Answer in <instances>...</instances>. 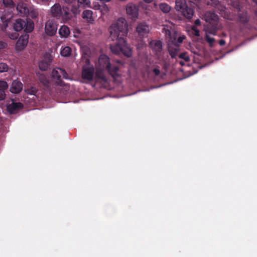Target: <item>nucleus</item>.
Returning a JSON list of instances; mask_svg holds the SVG:
<instances>
[{
	"label": "nucleus",
	"instance_id": "obj_32",
	"mask_svg": "<svg viewBox=\"0 0 257 257\" xmlns=\"http://www.w3.org/2000/svg\"><path fill=\"white\" fill-rule=\"evenodd\" d=\"M26 92L28 94H31V95H35L37 92V89L35 87H32L30 89H27L26 90Z\"/></svg>",
	"mask_w": 257,
	"mask_h": 257
},
{
	"label": "nucleus",
	"instance_id": "obj_10",
	"mask_svg": "<svg viewBox=\"0 0 257 257\" xmlns=\"http://www.w3.org/2000/svg\"><path fill=\"white\" fill-rule=\"evenodd\" d=\"M219 29H216V27L211 28V27H204L205 32V40L210 47H212L215 42V39L210 36V35L215 36Z\"/></svg>",
	"mask_w": 257,
	"mask_h": 257
},
{
	"label": "nucleus",
	"instance_id": "obj_36",
	"mask_svg": "<svg viewBox=\"0 0 257 257\" xmlns=\"http://www.w3.org/2000/svg\"><path fill=\"white\" fill-rule=\"evenodd\" d=\"M8 20H9V19H8L7 20H6L4 22V23L2 28V30L4 32H5L6 33H7V28L8 27V22H9Z\"/></svg>",
	"mask_w": 257,
	"mask_h": 257
},
{
	"label": "nucleus",
	"instance_id": "obj_13",
	"mask_svg": "<svg viewBox=\"0 0 257 257\" xmlns=\"http://www.w3.org/2000/svg\"><path fill=\"white\" fill-rule=\"evenodd\" d=\"M45 30L47 35L52 36L56 33L57 26L53 21L48 20L46 23Z\"/></svg>",
	"mask_w": 257,
	"mask_h": 257
},
{
	"label": "nucleus",
	"instance_id": "obj_39",
	"mask_svg": "<svg viewBox=\"0 0 257 257\" xmlns=\"http://www.w3.org/2000/svg\"><path fill=\"white\" fill-rule=\"evenodd\" d=\"M8 46L7 43L4 41H0V50L6 48Z\"/></svg>",
	"mask_w": 257,
	"mask_h": 257
},
{
	"label": "nucleus",
	"instance_id": "obj_48",
	"mask_svg": "<svg viewBox=\"0 0 257 257\" xmlns=\"http://www.w3.org/2000/svg\"><path fill=\"white\" fill-rule=\"evenodd\" d=\"M138 65H132V68L131 69H136L137 68V67Z\"/></svg>",
	"mask_w": 257,
	"mask_h": 257
},
{
	"label": "nucleus",
	"instance_id": "obj_51",
	"mask_svg": "<svg viewBox=\"0 0 257 257\" xmlns=\"http://www.w3.org/2000/svg\"><path fill=\"white\" fill-rule=\"evenodd\" d=\"M206 65H200L199 69H202L203 67L205 66Z\"/></svg>",
	"mask_w": 257,
	"mask_h": 257
},
{
	"label": "nucleus",
	"instance_id": "obj_16",
	"mask_svg": "<svg viewBox=\"0 0 257 257\" xmlns=\"http://www.w3.org/2000/svg\"><path fill=\"white\" fill-rule=\"evenodd\" d=\"M24 107L21 102H13L7 105V109L10 114H16Z\"/></svg>",
	"mask_w": 257,
	"mask_h": 257
},
{
	"label": "nucleus",
	"instance_id": "obj_20",
	"mask_svg": "<svg viewBox=\"0 0 257 257\" xmlns=\"http://www.w3.org/2000/svg\"><path fill=\"white\" fill-rule=\"evenodd\" d=\"M90 51L87 47L84 48L82 50V54L81 57L82 62L84 64H90Z\"/></svg>",
	"mask_w": 257,
	"mask_h": 257
},
{
	"label": "nucleus",
	"instance_id": "obj_12",
	"mask_svg": "<svg viewBox=\"0 0 257 257\" xmlns=\"http://www.w3.org/2000/svg\"><path fill=\"white\" fill-rule=\"evenodd\" d=\"M136 31L140 37H145L149 33L150 28L146 23L142 22L138 25Z\"/></svg>",
	"mask_w": 257,
	"mask_h": 257
},
{
	"label": "nucleus",
	"instance_id": "obj_14",
	"mask_svg": "<svg viewBox=\"0 0 257 257\" xmlns=\"http://www.w3.org/2000/svg\"><path fill=\"white\" fill-rule=\"evenodd\" d=\"M77 2L79 7L80 5H82L83 7H90L95 10H100L101 8V5L97 1H93L91 3L90 0H77Z\"/></svg>",
	"mask_w": 257,
	"mask_h": 257
},
{
	"label": "nucleus",
	"instance_id": "obj_19",
	"mask_svg": "<svg viewBox=\"0 0 257 257\" xmlns=\"http://www.w3.org/2000/svg\"><path fill=\"white\" fill-rule=\"evenodd\" d=\"M28 35H25L19 38L16 45L17 50H22L25 48L28 42Z\"/></svg>",
	"mask_w": 257,
	"mask_h": 257
},
{
	"label": "nucleus",
	"instance_id": "obj_44",
	"mask_svg": "<svg viewBox=\"0 0 257 257\" xmlns=\"http://www.w3.org/2000/svg\"><path fill=\"white\" fill-rule=\"evenodd\" d=\"M219 44L220 46H223L225 44V41L224 40L221 39L219 41Z\"/></svg>",
	"mask_w": 257,
	"mask_h": 257
},
{
	"label": "nucleus",
	"instance_id": "obj_18",
	"mask_svg": "<svg viewBox=\"0 0 257 257\" xmlns=\"http://www.w3.org/2000/svg\"><path fill=\"white\" fill-rule=\"evenodd\" d=\"M182 68L180 69V71L183 73L184 78L189 77L193 74L196 73L198 70H196L193 67L192 65H181Z\"/></svg>",
	"mask_w": 257,
	"mask_h": 257
},
{
	"label": "nucleus",
	"instance_id": "obj_21",
	"mask_svg": "<svg viewBox=\"0 0 257 257\" xmlns=\"http://www.w3.org/2000/svg\"><path fill=\"white\" fill-rule=\"evenodd\" d=\"M27 5L23 2H20L18 4L17 9L22 16H27L29 13V10Z\"/></svg>",
	"mask_w": 257,
	"mask_h": 257
},
{
	"label": "nucleus",
	"instance_id": "obj_9",
	"mask_svg": "<svg viewBox=\"0 0 257 257\" xmlns=\"http://www.w3.org/2000/svg\"><path fill=\"white\" fill-rule=\"evenodd\" d=\"M52 77L57 80L58 84H60L62 79H67L68 74L65 70L59 67L54 69L51 73Z\"/></svg>",
	"mask_w": 257,
	"mask_h": 257
},
{
	"label": "nucleus",
	"instance_id": "obj_22",
	"mask_svg": "<svg viewBox=\"0 0 257 257\" xmlns=\"http://www.w3.org/2000/svg\"><path fill=\"white\" fill-rule=\"evenodd\" d=\"M53 60V56L50 52H44L41 58L40 64H50L52 62Z\"/></svg>",
	"mask_w": 257,
	"mask_h": 257
},
{
	"label": "nucleus",
	"instance_id": "obj_40",
	"mask_svg": "<svg viewBox=\"0 0 257 257\" xmlns=\"http://www.w3.org/2000/svg\"><path fill=\"white\" fill-rule=\"evenodd\" d=\"M8 70V65H0V72H6Z\"/></svg>",
	"mask_w": 257,
	"mask_h": 257
},
{
	"label": "nucleus",
	"instance_id": "obj_23",
	"mask_svg": "<svg viewBox=\"0 0 257 257\" xmlns=\"http://www.w3.org/2000/svg\"><path fill=\"white\" fill-rule=\"evenodd\" d=\"M180 12L182 14L184 17L188 19H191L194 13V10L188 6L184 8Z\"/></svg>",
	"mask_w": 257,
	"mask_h": 257
},
{
	"label": "nucleus",
	"instance_id": "obj_31",
	"mask_svg": "<svg viewBox=\"0 0 257 257\" xmlns=\"http://www.w3.org/2000/svg\"><path fill=\"white\" fill-rule=\"evenodd\" d=\"M9 85L4 80H0V90L8 91Z\"/></svg>",
	"mask_w": 257,
	"mask_h": 257
},
{
	"label": "nucleus",
	"instance_id": "obj_5",
	"mask_svg": "<svg viewBox=\"0 0 257 257\" xmlns=\"http://www.w3.org/2000/svg\"><path fill=\"white\" fill-rule=\"evenodd\" d=\"M163 32L168 40V49L172 58L177 56L180 50L179 46L186 38L184 35L178 36L177 32L168 26L163 28Z\"/></svg>",
	"mask_w": 257,
	"mask_h": 257
},
{
	"label": "nucleus",
	"instance_id": "obj_26",
	"mask_svg": "<svg viewBox=\"0 0 257 257\" xmlns=\"http://www.w3.org/2000/svg\"><path fill=\"white\" fill-rule=\"evenodd\" d=\"M187 6L186 0H176L175 8L177 11L181 12Z\"/></svg>",
	"mask_w": 257,
	"mask_h": 257
},
{
	"label": "nucleus",
	"instance_id": "obj_24",
	"mask_svg": "<svg viewBox=\"0 0 257 257\" xmlns=\"http://www.w3.org/2000/svg\"><path fill=\"white\" fill-rule=\"evenodd\" d=\"M93 13L91 10H85L83 11L82 14V17L85 19L88 23H92L94 21L92 18Z\"/></svg>",
	"mask_w": 257,
	"mask_h": 257
},
{
	"label": "nucleus",
	"instance_id": "obj_53",
	"mask_svg": "<svg viewBox=\"0 0 257 257\" xmlns=\"http://www.w3.org/2000/svg\"><path fill=\"white\" fill-rule=\"evenodd\" d=\"M253 1L257 4V0H253Z\"/></svg>",
	"mask_w": 257,
	"mask_h": 257
},
{
	"label": "nucleus",
	"instance_id": "obj_28",
	"mask_svg": "<svg viewBox=\"0 0 257 257\" xmlns=\"http://www.w3.org/2000/svg\"><path fill=\"white\" fill-rule=\"evenodd\" d=\"M71 48L69 46H65L61 50L60 54L62 56L67 57L70 56L71 54Z\"/></svg>",
	"mask_w": 257,
	"mask_h": 257
},
{
	"label": "nucleus",
	"instance_id": "obj_45",
	"mask_svg": "<svg viewBox=\"0 0 257 257\" xmlns=\"http://www.w3.org/2000/svg\"><path fill=\"white\" fill-rule=\"evenodd\" d=\"M195 24L196 25H200L201 24V22L199 19H197L195 21Z\"/></svg>",
	"mask_w": 257,
	"mask_h": 257
},
{
	"label": "nucleus",
	"instance_id": "obj_37",
	"mask_svg": "<svg viewBox=\"0 0 257 257\" xmlns=\"http://www.w3.org/2000/svg\"><path fill=\"white\" fill-rule=\"evenodd\" d=\"M179 58L184 59L186 62H188L190 60V58L186 55L185 53H181L179 56Z\"/></svg>",
	"mask_w": 257,
	"mask_h": 257
},
{
	"label": "nucleus",
	"instance_id": "obj_3",
	"mask_svg": "<svg viewBox=\"0 0 257 257\" xmlns=\"http://www.w3.org/2000/svg\"><path fill=\"white\" fill-rule=\"evenodd\" d=\"M155 66L143 65L141 73L145 78L159 80L160 79H164L167 77H171L176 74L173 65H161V68L159 66Z\"/></svg>",
	"mask_w": 257,
	"mask_h": 257
},
{
	"label": "nucleus",
	"instance_id": "obj_1",
	"mask_svg": "<svg viewBox=\"0 0 257 257\" xmlns=\"http://www.w3.org/2000/svg\"><path fill=\"white\" fill-rule=\"evenodd\" d=\"M128 31L127 23L123 18H119L109 27L110 38L112 41L117 40L116 43L110 45L112 53L116 55L123 54L127 57L132 56V50L125 39Z\"/></svg>",
	"mask_w": 257,
	"mask_h": 257
},
{
	"label": "nucleus",
	"instance_id": "obj_43",
	"mask_svg": "<svg viewBox=\"0 0 257 257\" xmlns=\"http://www.w3.org/2000/svg\"><path fill=\"white\" fill-rule=\"evenodd\" d=\"M65 2L67 4H78V3L77 2V0H65Z\"/></svg>",
	"mask_w": 257,
	"mask_h": 257
},
{
	"label": "nucleus",
	"instance_id": "obj_27",
	"mask_svg": "<svg viewBox=\"0 0 257 257\" xmlns=\"http://www.w3.org/2000/svg\"><path fill=\"white\" fill-rule=\"evenodd\" d=\"M98 61V64H111L109 57L104 54L99 56Z\"/></svg>",
	"mask_w": 257,
	"mask_h": 257
},
{
	"label": "nucleus",
	"instance_id": "obj_25",
	"mask_svg": "<svg viewBox=\"0 0 257 257\" xmlns=\"http://www.w3.org/2000/svg\"><path fill=\"white\" fill-rule=\"evenodd\" d=\"M59 34L61 37L67 38L70 34L69 28L65 25L61 26L59 30Z\"/></svg>",
	"mask_w": 257,
	"mask_h": 257
},
{
	"label": "nucleus",
	"instance_id": "obj_47",
	"mask_svg": "<svg viewBox=\"0 0 257 257\" xmlns=\"http://www.w3.org/2000/svg\"><path fill=\"white\" fill-rule=\"evenodd\" d=\"M146 3H151L153 0H143Z\"/></svg>",
	"mask_w": 257,
	"mask_h": 257
},
{
	"label": "nucleus",
	"instance_id": "obj_2",
	"mask_svg": "<svg viewBox=\"0 0 257 257\" xmlns=\"http://www.w3.org/2000/svg\"><path fill=\"white\" fill-rule=\"evenodd\" d=\"M84 65L82 70V78L86 82H90L95 79L97 81L107 82L108 75L113 79L124 76L119 65Z\"/></svg>",
	"mask_w": 257,
	"mask_h": 257
},
{
	"label": "nucleus",
	"instance_id": "obj_54",
	"mask_svg": "<svg viewBox=\"0 0 257 257\" xmlns=\"http://www.w3.org/2000/svg\"><path fill=\"white\" fill-rule=\"evenodd\" d=\"M255 15H256V16L257 17V10L255 11Z\"/></svg>",
	"mask_w": 257,
	"mask_h": 257
},
{
	"label": "nucleus",
	"instance_id": "obj_30",
	"mask_svg": "<svg viewBox=\"0 0 257 257\" xmlns=\"http://www.w3.org/2000/svg\"><path fill=\"white\" fill-rule=\"evenodd\" d=\"M38 13L36 10L31 9V8L29 10V13L27 16H29L32 18H36L38 17Z\"/></svg>",
	"mask_w": 257,
	"mask_h": 257
},
{
	"label": "nucleus",
	"instance_id": "obj_7",
	"mask_svg": "<svg viewBox=\"0 0 257 257\" xmlns=\"http://www.w3.org/2000/svg\"><path fill=\"white\" fill-rule=\"evenodd\" d=\"M14 29L16 32L24 30L26 33H30L34 29V24L31 21H25L22 19H17L14 24Z\"/></svg>",
	"mask_w": 257,
	"mask_h": 257
},
{
	"label": "nucleus",
	"instance_id": "obj_49",
	"mask_svg": "<svg viewBox=\"0 0 257 257\" xmlns=\"http://www.w3.org/2000/svg\"><path fill=\"white\" fill-rule=\"evenodd\" d=\"M101 1H103L104 2H109L111 1V0H100Z\"/></svg>",
	"mask_w": 257,
	"mask_h": 257
},
{
	"label": "nucleus",
	"instance_id": "obj_17",
	"mask_svg": "<svg viewBox=\"0 0 257 257\" xmlns=\"http://www.w3.org/2000/svg\"><path fill=\"white\" fill-rule=\"evenodd\" d=\"M23 85L22 83L18 80L13 81L12 85L10 88V91L12 93L18 94L20 93L23 89Z\"/></svg>",
	"mask_w": 257,
	"mask_h": 257
},
{
	"label": "nucleus",
	"instance_id": "obj_15",
	"mask_svg": "<svg viewBox=\"0 0 257 257\" xmlns=\"http://www.w3.org/2000/svg\"><path fill=\"white\" fill-rule=\"evenodd\" d=\"M150 47L156 55H159L162 50V42L160 40H152L149 43Z\"/></svg>",
	"mask_w": 257,
	"mask_h": 257
},
{
	"label": "nucleus",
	"instance_id": "obj_6",
	"mask_svg": "<svg viewBox=\"0 0 257 257\" xmlns=\"http://www.w3.org/2000/svg\"><path fill=\"white\" fill-rule=\"evenodd\" d=\"M203 19L208 23L205 27H216V29H221L222 27L219 24V17L214 12H206L204 14Z\"/></svg>",
	"mask_w": 257,
	"mask_h": 257
},
{
	"label": "nucleus",
	"instance_id": "obj_34",
	"mask_svg": "<svg viewBox=\"0 0 257 257\" xmlns=\"http://www.w3.org/2000/svg\"><path fill=\"white\" fill-rule=\"evenodd\" d=\"M219 0H210L209 2H208V5H211L212 7H217L219 5Z\"/></svg>",
	"mask_w": 257,
	"mask_h": 257
},
{
	"label": "nucleus",
	"instance_id": "obj_4",
	"mask_svg": "<svg viewBox=\"0 0 257 257\" xmlns=\"http://www.w3.org/2000/svg\"><path fill=\"white\" fill-rule=\"evenodd\" d=\"M78 4H68L66 7L62 8L59 3L55 4L50 9L52 17L57 19H61L65 23L68 22L80 13Z\"/></svg>",
	"mask_w": 257,
	"mask_h": 257
},
{
	"label": "nucleus",
	"instance_id": "obj_33",
	"mask_svg": "<svg viewBox=\"0 0 257 257\" xmlns=\"http://www.w3.org/2000/svg\"><path fill=\"white\" fill-rule=\"evenodd\" d=\"M9 37L12 40H16L19 37V34L17 32H13L12 33L8 34Z\"/></svg>",
	"mask_w": 257,
	"mask_h": 257
},
{
	"label": "nucleus",
	"instance_id": "obj_52",
	"mask_svg": "<svg viewBox=\"0 0 257 257\" xmlns=\"http://www.w3.org/2000/svg\"><path fill=\"white\" fill-rule=\"evenodd\" d=\"M179 64L182 65V64H184V63L183 62L180 61V63H179Z\"/></svg>",
	"mask_w": 257,
	"mask_h": 257
},
{
	"label": "nucleus",
	"instance_id": "obj_35",
	"mask_svg": "<svg viewBox=\"0 0 257 257\" xmlns=\"http://www.w3.org/2000/svg\"><path fill=\"white\" fill-rule=\"evenodd\" d=\"M7 91L0 90V101L3 100L6 97Z\"/></svg>",
	"mask_w": 257,
	"mask_h": 257
},
{
	"label": "nucleus",
	"instance_id": "obj_8",
	"mask_svg": "<svg viewBox=\"0 0 257 257\" xmlns=\"http://www.w3.org/2000/svg\"><path fill=\"white\" fill-rule=\"evenodd\" d=\"M230 4L238 12V18L239 21L243 23H247L249 19V17L246 12H241L242 7L239 0H230Z\"/></svg>",
	"mask_w": 257,
	"mask_h": 257
},
{
	"label": "nucleus",
	"instance_id": "obj_50",
	"mask_svg": "<svg viewBox=\"0 0 257 257\" xmlns=\"http://www.w3.org/2000/svg\"><path fill=\"white\" fill-rule=\"evenodd\" d=\"M10 5H12L13 6L15 5L14 2L12 1L10 3Z\"/></svg>",
	"mask_w": 257,
	"mask_h": 257
},
{
	"label": "nucleus",
	"instance_id": "obj_29",
	"mask_svg": "<svg viewBox=\"0 0 257 257\" xmlns=\"http://www.w3.org/2000/svg\"><path fill=\"white\" fill-rule=\"evenodd\" d=\"M160 9L164 13H168L170 12L171 10V7L167 4L163 3L159 5Z\"/></svg>",
	"mask_w": 257,
	"mask_h": 257
},
{
	"label": "nucleus",
	"instance_id": "obj_46",
	"mask_svg": "<svg viewBox=\"0 0 257 257\" xmlns=\"http://www.w3.org/2000/svg\"><path fill=\"white\" fill-rule=\"evenodd\" d=\"M201 0H190V2L193 3H197L200 2Z\"/></svg>",
	"mask_w": 257,
	"mask_h": 257
},
{
	"label": "nucleus",
	"instance_id": "obj_55",
	"mask_svg": "<svg viewBox=\"0 0 257 257\" xmlns=\"http://www.w3.org/2000/svg\"><path fill=\"white\" fill-rule=\"evenodd\" d=\"M0 64L3 65V64H6L4 63H1Z\"/></svg>",
	"mask_w": 257,
	"mask_h": 257
},
{
	"label": "nucleus",
	"instance_id": "obj_41",
	"mask_svg": "<svg viewBox=\"0 0 257 257\" xmlns=\"http://www.w3.org/2000/svg\"><path fill=\"white\" fill-rule=\"evenodd\" d=\"M40 69L42 71H46L49 65H39Z\"/></svg>",
	"mask_w": 257,
	"mask_h": 257
},
{
	"label": "nucleus",
	"instance_id": "obj_11",
	"mask_svg": "<svg viewBox=\"0 0 257 257\" xmlns=\"http://www.w3.org/2000/svg\"><path fill=\"white\" fill-rule=\"evenodd\" d=\"M126 12L127 16L131 19L136 20L139 15L138 7L133 3H129L126 6Z\"/></svg>",
	"mask_w": 257,
	"mask_h": 257
},
{
	"label": "nucleus",
	"instance_id": "obj_38",
	"mask_svg": "<svg viewBox=\"0 0 257 257\" xmlns=\"http://www.w3.org/2000/svg\"><path fill=\"white\" fill-rule=\"evenodd\" d=\"M192 31L194 32V35L195 36L198 37L200 36V31L195 26L192 27Z\"/></svg>",
	"mask_w": 257,
	"mask_h": 257
},
{
	"label": "nucleus",
	"instance_id": "obj_42",
	"mask_svg": "<svg viewBox=\"0 0 257 257\" xmlns=\"http://www.w3.org/2000/svg\"><path fill=\"white\" fill-rule=\"evenodd\" d=\"M51 0H41V4L44 5H49Z\"/></svg>",
	"mask_w": 257,
	"mask_h": 257
}]
</instances>
